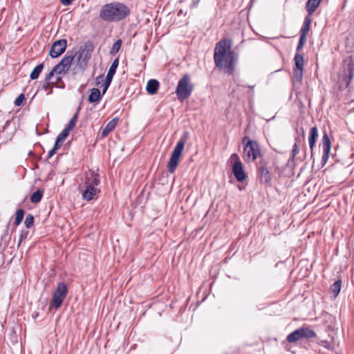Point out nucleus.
I'll return each instance as SVG.
<instances>
[{
	"mask_svg": "<svg viewBox=\"0 0 354 354\" xmlns=\"http://www.w3.org/2000/svg\"><path fill=\"white\" fill-rule=\"evenodd\" d=\"M74 0H61V2L64 6H68L72 3Z\"/></svg>",
	"mask_w": 354,
	"mask_h": 354,
	"instance_id": "58836bf2",
	"label": "nucleus"
},
{
	"mask_svg": "<svg viewBox=\"0 0 354 354\" xmlns=\"http://www.w3.org/2000/svg\"><path fill=\"white\" fill-rule=\"evenodd\" d=\"M24 209H19L17 210L15 222V224L16 225H19L21 223V221L24 218Z\"/></svg>",
	"mask_w": 354,
	"mask_h": 354,
	"instance_id": "c85d7f7f",
	"label": "nucleus"
},
{
	"mask_svg": "<svg viewBox=\"0 0 354 354\" xmlns=\"http://www.w3.org/2000/svg\"><path fill=\"white\" fill-rule=\"evenodd\" d=\"M321 0H308L306 4V8L308 12V15L310 16L318 8Z\"/></svg>",
	"mask_w": 354,
	"mask_h": 354,
	"instance_id": "6ab92c4d",
	"label": "nucleus"
},
{
	"mask_svg": "<svg viewBox=\"0 0 354 354\" xmlns=\"http://www.w3.org/2000/svg\"><path fill=\"white\" fill-rule=\"evenodd\" d=\"M260 182L266 186H270L272 183V177L270 171L263 165L258 167Z\"/></svg>",
	"mask_w": 354,
	"mask_h": 354,
	"instance_id": "dca6fc26",
	"label": "nucleus"
},
{
	"mask_svg": "<svg viewBox=\"0 0 354 354\" xmlns=\"http://www.w3.org/2000/svg\"><path fill=\"white\" fill-rule=\"evenodd\" d=\"M62 80V77L59 76V77H57V80H56V82H55V84L57 83L58 82H59L60 80Z\"/></svg>",
	"mask_w": 354,
	"mask_h": 354,
	"instance_id": "37998d69",
	"label": "nucleus"
},
{
	"mask_svg": "<svg viewBox=\"0 0 354 354\" xmlns=\"http://www.w3.org/2000/svg\"><path fill=\"white\" fill-rule=\"evenodd\" d=\"M67 295V286L65 283L60 282L53 292L52 305L55 308H59Z\"/></svg>",
	"mask_w": 354,
	"mask_h": 354,
	"instance_id": "9b49d317",
	"label": "nucleus"
},
{
	"mask_svg": "<svg viewBox=\"0 0 354 354\" xmlns=\"http://www.w3.org/2000/svg\"><path fill=\"white\" fill-rule=\"evenodd\" d=\"M295 67L293 68V77L299 83H301L303 78L304 61V57L299 53H296L295 57Z\"/></svg>",
	"mask_w": 354,
	"mask_h": 354,
	"instance_id": "ddd939ff",
	"label": "nucleus"
},
{
	"mask_svg": "<svg viewBox=\"0 0 354 354\" xmlns=\"http://www.w3.org/2000/svg\"><path fill=\"white\" fill-rule=\"evenodd\" d=\"M113 76H114V74H112V73H111L109 72H107V74H106L105 80H108V81L112 82Z\"/></svg>",
	"mask_w": 354,
	"mask_h": 354,
	"instance_id": "4c0bfd02",
	"label": "nucleus"
},
{
	"mask_svg": "<svg viewBox=\"0 0 354 354\" xmlns=\"http://www.w3.org/2000/svg\"><path fill=\"white\" fill-rule=\"evenodd\" d=\"M80 109H81V107L79 106L75 114L71 118V119L68 122V124L64 128V129L66 130L67 131H68L69 133L75 127V126L76 124V122L77 121L78 115H79V111H80Z\"/></svg>",
	"mask_w": 354,
	"mask_h": 354,
	"instance_id": "393cba45",
	"label": "nucleus"
},
{
	"mask_svg": "<svg viewBox=\"0 0 354 354\" xmlns=\"http://www.w3.org/2000/svg\"><path fill=\"white\" fill-rule=\"evenodd\" d=\"M306 41V37L300 35L299 43L297 44V49H296L297 53H299V51L303 48Z\"/></svg>",
	"mask_w": 354,
	"mask_h": 354,
	"instance_id": "72a5a7b5",
	"label": "nucleus"
},
{
	"mask_svg": "<svg viewBox=\"0 0 354 354\" xmlns=\"http://www.w3.org/2000/svg\"><path fill=\"white\" fill-rule=\"evenodd\" d=\"M188 138V133L185 134L180 138L176 145L175 146L170 158L167 164V170L170 174H173L180 162V157L182 155L183 151L185 147V144Z\"/></svg>",
	"mask_w": 354,
	"mask_h": 354,
	"instance_id": "0eeeda50",
	"label": "nucleus"
},
{
	"mask_svg": "<svg viewBox=\"0 0 354 354\" xmlns=\"http://www.w3.org/2000/svg\"><path fill=\"white\" fill-rule=\"evenodd\" d=\"M52 77H48V73L46 75L44 82L41 85V89L47 91L49 90L48 94H50L53 92V86L55 84L54 82H50V80Z\"/></svg>",
	"mask_w": 354,
	"mask_h": 354,
	"instance_id": "5701e85b",
	"label": "nucleus"
},
{
	"mask_svg": "<svg viewBox=\"0 0 354 354\" xmlns=\"http://www.w3.org/2000/svg\"><path fill=\"white\" fill-rule=\"evenodd\" d=\"M311 24V18L310 16L308 15L304 18V21L303 26L300 30V35L306 37L307 36Z\"/></svg>",
	"mask_w": 354,
	"mask_h": 354,
	"instance_id": "412c9836",
	"label": "nucleus"
},
{
	"mask_svg": "<svg viewBox=\"0 0 354 354\" xmlns=\"http://www.w3.org/2000/svg\"><path fill=\"white\" fill-rule=\"evenodd\" d=\"M44 194V190L43 189H37L36 192L32 193V194L30 196V202L32 203H38L41 201L42 196Z\"/></svg>",
	"mask_w": 354,
	"mask_h": 354,
	"instance_id": "bb28decb",
	"label": "nucleus"
},
{
	"mask_svg": "<svg viewBox=\"0 0 354 354\" xmlns=\"http://www.w3.org/2000/svg\"><path fill=\"white\" fill-rule=\"evenodd\" d=\"M68 134L69 132L64 129L57 137L55 145L60 148L62 146L65 139L68 137Z\"/></svg>",
	"mask_w": 354,
	"mask_h": 354,
	"instance_id": "a878e982",
	"label": "nucleus"
},
{
	"mask_svg": "<svg viewBox=\"0 0 354 354\" xmlns=\"http://www.w3.org/2000/svg\"><path fill=\"white\" fill-rule=\"evenodd\" d=\"M59 149V148L58 147L54 145L53 148L48 151L47 158H50L55 153L56 151Z\"/></svg>",
	"mask_w": 354,
	"mask_h": 354,
	"instance_id": "f704fd0d",
	"label": "nucleus"
},
{
	"mask_svg": "<svg viewBox=\"0 0 354 354\" xmlns=\"http://www.w3.org/2000/svg\"><path fill=\"white\" fill-rule=\"evenodd\" d=\"M159 87V82L158 80L151 79L148 81L146 90L150 95H154L157 93Z\"/></svg>",
	"mask_w": 354,
	"mask_h": 354,
	"instance_id": "a211bd4d",
	"label": "nucleus"
},
{
	"mask_svg": "<svg viewBox=\"0 0 354 354\" xmlns=\"http://www.w3.org/2000/svg\"><path fill=\"white\" fill-rule=\"evenodd\" d=\"M117 119L113 118L111 121H109L107 124L104 127V128L102 131V136L103 138L108 136V134L112 131L116 127Z\"/></svg>",
	"mask_w": 354,
	"mask_h": 354,
	"instance_id": "aec40b11",
	"label": "nucleus"
},
{
	"mask_svg": "<svg viewBox=\"0 0 354 354\" xmlns=\"http://www.w3.org/2000/svg\"><path fill=\"white\" fill-rule=\"evenodd\" d=\"M315 337L316 333L313 330L308 327H301L290 333L287 336L286 340L289 343H294L303 338L310 339Z\"/></svg>",
	"mask_w": 354,
	"mask_h": 354,
	"instance_id": "9d476101",
	"label": "nucleus"
},
{
	"mask_svg": "<svg viewBox=\"0 0 354 354\" xmlns=\"http://www.w3.org/2000/svg\"><path fill=\"white\" fill-rule=\"evenodd\" d=\"M232 39L223 38L216 44L214 52L215 66L229 75L233 74L239 58L238 53L232 50Z\"/></svg>",
	"mask_w": 354,
	"mask_h": 354,
	"instance_id": "f257e3e1",
	"label": "nucleus"
},
{
	"mask_svg": "<svg viewBox=\"0 0 354 354\" xmlns=\"http://www.w3.org/2000/svg\"><path fill=\"white\" fill-rule=\"evenodd\" d=\"M100 183V175L93 170H89L86 172L84 176V182L82 196L83 199L89 201L100 192L98 185Z\"/></svg>",
	"mask_w": 354,
	"mask_h": 354,
	"instance_id": "7ed1b4c3",
	"label": "nucleus"
},
{
	"mask_svg": "<svg viewBox=\"0 0 354 354\" xmlns=\"http://www.w3.org/2000/svg\"><path fill=\"white\" fill-rule=\"evenodd\" d=\"M317 137H318L317 128L316 127H311L310 129V133H309L308 142H309V146H310L312 153H313V147L315 145Z\"/></svg>",
	"mask_w": 354,
	"mask_h": 354,
	"instance_id": "f3484780",
	"label": "nucleus"
},
{
	"mask_svg": "<svg viewBox=\"0 0 354 354\" xmlns=\"http://www.w3.org/2000/svg\"><path fill=\"white\" fill-rule=\"evenodd\" d=\"M26 100L25 95L21 93L15 100V105L17 106H21L23 102Z\"/></svg>",
	"mask_w": 354,
	"mask_h": 354,
	"instance_id": "473e14b6",
	"label": "nucleus"
},
{
	"mask_svg": "<svg viewBox=\"0 0 354 354\" xmlns=\"http://www.w3.org/2000/svg\"><path fill=\"white\" fill-rule=\"evenodd\" d=\"M111 81H108V80H106L104 81L103 85H104L105 86H107V87H109L110 84H111Z\"/></svg>",
	"mask_w": 354,
	"mask_h": 354,
	"instance_id": "a19ab883",
	"label": "nucleus"
},
{
	"mask_svg": "<svg viewBox=\"0 0 354 354\" xmlns=\"http://www.w3.org/2000/svg\"><path fill=\"white\" fill-rule=\"evenodd\" d=\"M44 63H41L38 64L31 72L30 77L31 80H34L38 78L40 73L44 68Z\"/></svg>",
	"mask_w": 354,
	"mask_h": 354,
	"instance_id": "cd10ccee",
	"label": "nucleus"
},
{
	"mask_svg": "<svg viewBox=\"0 0 354 354\" xmlns=\"http://www.w3.org/2000/svg\"><path fill=\"white\" fill-rule=\"evenodd\" d=\"M33 223L34 216L32 214H28L25 218L24 225L27 228H30L33 225Z\"/></svg>",
	"mask_w": 354,
	"mask_h": 354,
	"instance_id": "c756f323",
	"label": "nucleus"
},
{
	"mask_svg": "<svg viewBox=\"0 0 354 354\" xmlns=\"http://www.w3.org/2000/svg\"><path fill=\"white\" fill-rule=\"evenodd\" d=\"M319 344V345H322L324 347H325L328 349H330L331 344L326 340H322Z\"/></svg>",
	"mask_w": 354,
	"mask_h": 354,
	"instance_id": "e433bc0d",
	"label": "nucleus"
},
{
	"mask_svg": "<svg viewBox=\"0 0 354 354\" xmlns=\"http://www.w3.org/2000/svg\"><path fill=\"white\" fill-rule=\"evenodd\" d=\"M231 160H234L235 162L232 167V172L234 177L239 182H243L246 178V174L243 170V167L239 156L236 153H233L230 156Z\"/></svg>",
	"mask_w": 354,
	"mask_h": 354,
	"instance_id": "f8f14e48",
	"label": "nucleus"
},
{
	"mask_svg": "<svg viewBox=\"0 0 354 354\" xmlns=\"http://www.w3.org/2000/svg\"><path fill=\"white\" fill-rule=\"evenodd\" d=\"M130 15V9L125 4L113 2L104 5L100 13V17L106 21H120Z\"/></svg>",
	"mask_w": 354,
	"mask_h": 354,
	"instance_id": "f03ea898",
	"label": "nucleus"
},
{
	"mask_svg": "<svg viewBox=\"0 0 354 354\" xmlns=\"http://www.w3.org/2000/svg\"><path fill=\"white\" fill-rule=\"evenodd\" d=\"M354 76V64L350 61L338 74L337 82L334 86V90L337 92L342 91L348 88Z\"/></svg>",
	"mask_w": 354,
	"mask_h": 354,
	"instance_id": "423d86ee",
	"label": "nucleus"
},
{
	"mask_svg": "<svg viewBox=\"0 0 354 354\" xmlns=\"http://www.w3.org/2000/svg\"><path fill=\"white\" fill-rule=\"evenodd\" d=\"M200 0H194L192 3V7H196L199 3Z\"/></svg>",
	"mask_w": 354,
	"mask_h": 354,
	"instance_id": "ea45409f",
	"label": "nucleus"
},
{
	"mask_svg": "<svg viewBox=\"0 0 354 354\" xmlns=\"http://www.w3.org/2000/svg\"><path fill=\"white\" fill-rule=\"evenodd\" d=\"M121 46H122V40L121 39H118L113 44V46L111 48V54L117 53L119 51V50L120 49Z\"/></svg>",
	"mask_w": 354,
	"mask_h": 354,
	"instance_id": "7c9ffc66",
	"label": "nucleus"
},
{
	"mask_svg": "<svg viewBox=\"0 0 354 354\" xmlns=\"http://www.w3.org/2000/svg\"><path fill=\"white\" fill-rule=\"evenodd\" d=\"M118 65H119V59L115 58L113 60V62H112L108 72L115 75L116 69L118 67Z\"/></svg>",
	"mask_w": 354,
	"mask_h": 354,
	"instance_id": "2f4dec72",
	"label": "nucleus"
},
{
	"mask_svg": "<svg viewBox=\"0 0 354 354\" xmlns=\"http://www.w3.org/2000/svg\"><path fill=\"white\" fill-rule=\"evenodd\" d=\"M299 153L298 146L297 142H295L293 145V148L292 150V159Z\"/></svg>",
	"mask_w": 354,
	"mask_h": 354,
	"instance_id": "c9c22d12",
	"label": "nucleus"
},
{
	"mask_svg": "<svg viewBox=\"0 0 354 354\" xmlns=\"http://www.w3.org/2000/svg\"><path fill=\"white\" fill-rule=\"evenodd\" d=\"M322 149H323V155L322 157V165H325L327 162L328 158H329V153L330 152L331 149V142L329 138L328 135L325 133L323 135L322 137Z\"/></svg>",
	"mask_w": 354,
	"mask_h": 354,
	"instance_id": "2eb2a0df",
	"label": "nucleus"
},
{
	"mask_svg": "<svg viewBox=\"0 0 354 354\" xmlns=\"http://www.w3.org/2000/svg\"><path fill=\"white\" fill-rule=\"evenodd\" d=\"M242 142L244 144L243 158L245 162H254L261 157L260 146L257 141L250 140L248 136H245Z\"/></svg>",
	"mask_w": 354,
	"mask_h": 354,
	"instance_id": "39448f33",
	"label": "nucleus"
},
{
	"mask_svg": "<svg viewBox=\"0 0 354 354\" xmlns=\"http://www.w3.org/2000/svg\"><path fill=\"white\" fill-rule=\"evenodd\" d=\"M69 53L70 52L68 51L67 54L62 57L60 62L53 68V69L48 73V77H53L55 74H65L69 70L74 59L73 53L71 52L70 54Z\"/></svg>",
	"mask_w": 354,
	"mask_h": 354,
	"instance_id": "1a4fd4ad",
	"label": "nucleus"
},
{
	"mask_svg": "<svg viewBox=\"0 0 354 354\" xmlns=\"http://www.w3.org/2000/svg\"><path fill=\"white\" fill-rule=\"evenodd\" d=\"M342 287V280L338 279L335 281L330 287L329 291L331 294H333V297L335 298L339 295Z\"/></svg>",
	"mask_w": 354,
	"mask_h": 354,
	"instance_id": "b1692460",
	"label": "nucleus"
},
{
	"mask_svg": "<svg viewBox=\"0 0 354 354\" xmlns=\"http://www.w3.org/2000/svg\"><path fill=\"white\" fill-rule=\"evenodd\" d=\"M100 99H101L100 91L97 88H93L91 90V93L88 95V101L90 103H94V102H99Z\"/></svg>",
	"mask_w": 354,
	"mask_h": 354,
	"instance_id": "4be33fe9",
	"label": "nucleus"
},
{
	"mask_svg": "<svg viewBox=\"0 0 354 354\" xmlns=\"http://www.w3.org/2000/svg\"><path fill=\"white\" fill-rule=\"evenodd\" d=\"M93 50L94 46L92 41H87L75 54L73 53L74 58L76 57V64L73 68L74 73L84 72L86 69Z\"/></svg>",
	"mask_w": 354,
	"mask_h": 354,
	"instance_id": "20e7f679",
	"label": "nucleus"
},
{
	"mask_svg": "<svg viewBox=\"0 0 354 354\" xmlns=\"http://www.w3.org/2000/svg\"><path fill=\"white\" fill-rule=\"evenodd\" d=\"M194 86L190 83V76L185 74L178 81L175 93L179 100L187 99L192 94Z\"/></svg>",
	"mask_w": 354,
	"mask_h": 354,
	"instance_id": "6e6552de",
	"label": "nucleus"
},
{
	"mask_svg": "<svg viewBox=\"0 0 354 354\" xmlns=\"http://www.w3.org/2000/svg\"><path fill=\"white\" fill-rule=\"evenodd\" d=\"M108 88H109V87L105 86L104 85H103V88H102V94H104V93L106 92V91H107Z\"/></svg>",
	"mask_w": 354,
	"mask_h": 354,
	"instance_id": "79ce46f5",
	"label": "nucleus"
},
{
	"mask_svg": "<svg viewBox=\"0 0 354 354\" xmlns=\"http://www.w3.org/2000/svg\"><path fill=\"white\" fill-rule=\"evenodd\" d=\"M67 47V41L65 39H60L53 43L49 51V55L56 58L62 55Z\"/></svg>",
	"mask_w": 354,
	"mask_h": 354,
	"instance_id": "4468645a",
	"label": "nucleus"
}]
</instances>
